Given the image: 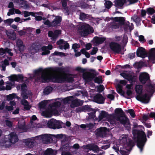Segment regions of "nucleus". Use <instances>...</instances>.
<instances>
[{
	"instance_id": "338daca9",
	"label": "nucleus",
	"mask_w": 155,
	"mask_h": 155,
	"mask_svg": "<svg viewBox=\"0 0 155 155\" xmlns=\"http://www.w3.org/2000/svg\"><path fill=\"white\" fill-rule=\"evenodd\" d=\"M98 50V49L97 48H93L91 52V55H94L96 54Z\"/></svg>"
},
{
	"instance_id": "dca6fc26",
	"label": "nucleus",
	"mask_w": 155,
	"mask_h": 155,
	"mask_svg": "<svg viewBox=\"0 0 155 155\" xmlns=\"http://www.w3.org/2000/svg\"><path fill=\"white\" fill-rule=\"evenodd\" d=\"M9 80L12 81H21L24 79L23 75L21 74H12L8 77Z\"/></svg>"
},
{
	"instance_id": "1a4fd4ad",
	"label": "nucleus",
	"mask_w": 155,
	"mask_h": 155,
	"mask_svg": "<svg viewBox=\"0 0 155 155\" xmlns=\"http://www.w3.org/2000/svg\"><path fill=\"white\" fill-rule=\"evenodd\" d=\"M76 110L77 112L83 111L84 112L92 111L91 113L89 114V116L91 118H92L93 119H96V117L95 115L96 112L95 111L90 108L88 105H85L83 107L77 108L76 109Z\"/></svg>"
},
{
	"instance_id": "0e129e2a",
	"label": "nucleus",
	"mask_w": 155,
	"mask_h": 155,
	"mask_svg": "<svg viewBox=\"0 0 155 155\" xmlns=\"http://www.w3.org/2000/svg\"><path fill=\"white\" fill-rule=\"evenodd\" d=\"M87 17V15L84 13H81L80 14V19L82 20L85 19Z\"/></svg>"
},
{
	"instance_id": "0eeeda50",
	"label": "nucleus",
	"mask_w": 155,
	"mask_h": 155,
	"mask_svg": "<svg viewBox=\"0 0 155 155\" xmlns=\"http://www.w3.org/2000/svg\"><path fill=\"white\" fill-rule=\"evenodd\" d=\"M137 146L140 149L141 151L142 147L144 145V143L146 140V135L145 133L143 131L137 132Z\"/></svg>"
},
{
	"instance_id": "7ed1b4c3",
	"label": "nucleus",
	"mask_w": 155,
	"mask_h": 155,
	"mask_svg": "<svg viewBox=\"0 0 155 155\" xmlns=\"http://www.w3.org/2000/svg\"><path fill=\"white\" fill-rule=\"evenodd\" d=\"M60 104V101H56L54 104L51 106L50 109L42 112L41 113L42 115L46 117H51L52 114L58 115V113L57 110V108Z\"/></svg>"
},
{
	"instance_id": "4d7b16f0",
	"label": "nucleus",
	"mask_w": 155,
	"mask_h": 155,
	"mask_svg": "<svg viewBox=\"0 0 155 155\" xmlns=\"http://www.w3.org/2000/svg\"><path fill=\"white\" fill-rule=\"evenodd\" d=\"M127 112L130 113V115L133 117H134L135 116V114L134 111L132 109L129 110L127 111Z\"/></svg>"
},
{
	"instance_id": "423d86ee",
	"label": "nucleus",
	"mask_w": 155,
	"mask_h": 155,
	"mask_svg": "<svg viewBox=\"0 0 155 155\" xmlns=\"http://www.w3.org/2000/svg\"><path fill=\"white\" fill-rule=\"evenodd\" d=\"M61 102L64 104L70 103H71V107H74L80 105H82L83 102L78 99L74 100L72 96L68 97L61 101Z\"/></svg>"
},
{
	"instance_id": "7c9ffc66",
	"label": "nucleus",
	"mask_w": 155,
	"mask_h": 155,
	"mask_svg": "<svg viewBox=\"0 0 155 155\" xmlns=\"http://www.w3.org/2000/svg\"><path fill=\"white\" fill-rule=\"evenodd\" d=\"M29 51L31 54H35L39 51L38 46L34 44L32 45L30 47Z\"/></svg>"
},
{
	"instance_id": "e2e57ef3",
	"label": "nucleus",
	"mask_w": 155,
	"mask_h": 155,
	"mask_svg": "<svg viewBox=\"0 0 155 155\" xmlns=\"http://www.w3.org/2000/svg\"><path fill=\"white\" fill-rule=\"evenodd\" d=\"M128 38L127 36L126 35H124L123 36L122 41L124 43L126 44L127 42Z\"/></svg>"
},
{
	"instance_id": "8fccbe9b",
	"label": "nucleus",
	"mask_w": 155,
	"mask_h": 155,
	"mask_svg": "<svg viewBox=\"0 0 155 155\" xmlns=\"http://www.w3.org/2000/svg\"><path fill=\"white\" fill-rule=\"evenodd\" d=\"M120 153L123 155H127L128 154V152L125 151L124 148H122V146H120Z\"/></svg>"
},
{
	"instance_id": "58836bf2",
	"label": "nucleus",
	"mask_w": 155,
	"mask_h": 155,
	"mask_svg": "<svg viewBox=\"0 0 155 155\" xmlns=\"http://www.w3.org/2000/svg\"><path fill=\"white\" fill-rule=\"evenodd\" d=\"M21 102V104L24 105V108L25 109L28 110L30 108V106L26 100L24 99L22 100Z\"/></svg>"
},
{
	"instance_id": "6ab92c4d",
	"label": "nucleus",
	"mask_w": 155,
	"mask_h": 155,
	"mask_svg": "<svg viewBox=\"0 0 155 155\" xmlns=\"http://www.w3.org/2000/svg\"><path fill=\"white\" fill-rule=\"evenodd\" d=\"M51 18L53 19L51 22L52 26L55 27L60 25L61 21V18L60 17L52 15Z\"/></svg>"
},
{
	"instance_id": "c9c22d12",
	"label": "nucleus",
	"mask_w": 155,
	"mask_h": 155,
	"mask_svg": "<svg viewBox=\"0 0 155 155\" xmlns=\"http://www.w3.org/2000/svg\"><path fill=\"white\" fill-rule=\"evenodd\" d=\"M105 40V38H99L98 37H94L93 41L96 44H100L102 43Z\"/></svg>"
},
{
	"instance_id": "f03ea898",
	"label": "nucleus",
	"mask_w": 155,
	"mask_h": 155,
	"mask_svg": "<svg viewBox=\"0 0 155 155\" xmlns=\"http://www.w3.org/2000/svg\"><path fill=\"white\" fill-rule=\"evenodd\" d=\"M115 113L116 115L114 117V119L123 124L128 130H130V123L122 109L120 108L116 109Z\"/></svg>"
},
{
	"instance_id": "09e8293b",
	"label": "nucleus",
	"mask_w": 155,
	"mask_h": 155,
	"mask_svg": "<svg viewBox=\"0 0 155 155\" xmlns=\"http://www.w3.org/2000/svg\"><path fill=\"white\" fill-rule=\"evenodd\" d=\"M43 22L45 25H46L49 27L52 26L51 22L48 19H44L43 20Z\"/></svg>"
},
{
	"instance_id": "5fc2aeb1",
	"label": "nucleus",
	"mask_w": 155,
	"mask_h": 155,
	"mask_svg": "<svg viewBox=\"0 0 155 155\" xmlns=\"http://www.w3.org/2000/svg\"><path fill=\"white\" fill-rule=\"evenodd\" d=\"M94 82L97 83H101L102 82V81L101 77H96L94 80Z\"/></svg>"
},
{
	"instance_id": "cd10ccee",
	"label": "nucleus",
	"mask_w": 155,
	"mask_h": 155,
	"mask_svg": "<svg viewBox=\"0 0 155 155\" xmlns=\"http://www.w3.org/2000/svg\"><path fill=\"white\" fill-rule=\"evenodd\" d=\"M137 54L138 56L143 58H144L146 56V54L145 50L142 47H140L137 49Z\"/></svg>"
},
{
	"instance_id": "4c0bfd02",
	"label": "nucleus",
	"mask_w": 155,
	"mask_h": 155,
	"mask_svg": "<svg viewBox=\"0 0 155 155\" xmlns=\"http://www.w3.org/2000/svg\"><path fill=\"white\" fill-rule=\"evenodd\" d=\"M55 119H51L49 120L47 124L48 127L50 128L54 129L55 127Z\"/></svg>"
},
{
	"instance_id": "774afa93",
	"label": "nucleus",
	"mask_w": 155,
	"mask_h": 155,
	"mask_svg": "<svg viewBox=\"0 0 155 155\" xmlns=\"http://www.w3.org/2000/svg\"><path fill=\"white\" fill-rule=\"evenodd\" d=\"M5 108L6 110H8V111H11L13 110L14 107L12 106H8L6 105L5 107Z\"/></svg>"
},
{
	"instance_id": "b1692460",
	"label": "nucleus",
	"mask_w": 155,
	"mask_h": 155,
	"mask_svg": "<svg viewBox=\"0 0 155 155\" xmlns=\"http://www.w3.org/2000/svg\"><path fill=\"white\" fill-rule=\"evenodd\" d=\"M139 78L140 81L142 84H144L149 79V75L146 73H142L140 74Z\"/></svg>"
},
{
	"instance_id": "412c9836",
	"label": "nucleus",
	"mask_w": 155,
	"mask_h": 155,
	"mask_svg": "<svg viewBox=\"0 0 155 155\" xmlns=\"http://www.w3.org/2000/svg\"><path fill=\"white\" fill-rule=\"evenodd\" d=\"M109 115L106 112L104 111H102L100 113L99 115L98 118V121L101 120H103V121L108 120H109Z\"/></svg>"
},
{
	"instance_id": "a211bd4d",
	"label": "nucleus",
	"mask_w": 155,
	"mask_h": 155,
	"mask_svg": "<svg viewBox=\"0 0 155 155\" xmlns=\"http://www.w3.org/2000/svg\"><path fill=\"white\" fill-rule=\"evenodd\" d=\"M61 31L60 30H56L54 32L51 31L48 33V35L51 38L52 42L53 43L56 40L58 35L61 34Z\"/></svg>"
},
{
	"instance_id": "ea45409f",
	"label": "nucleus",
	"mask_w": 155,
	"mask_h": 155,
	"mask_svg": "<svg viewBox=\"0 0 155 155\" xmlns=\"http://www.w3.org/2000/svg\"><path fill=\"white\" fill-rule=\"evenodd\" d=\"M18 127L19 129H20V130L21 132H24L26 130V127L24 121H23L21 124H20L19 122H18Z\"/></svg>"
},
{
	"instance_id": "a18cd8bd",
	"label": "nucleus",
	"mask_w": 155,
	"mask_h": 155,
	"mask_svg": "<svg viewBox=\"0 0 155 155\" xmlns=\"http://www.w3.org/2000/svg\"><path fill=\"white\" fill-rule=\"evenodd\" d=\"M16 95L15 94H10L6 96L7 100L8 101L12 100L13 99L16 98Z\"/></svg>"
},
{
	"instance_id": "20e7f679",
	"label": "nucleus",
	"mask_w": 155,
	"mask_h": 155,
	"mask_svg": "<svg viewBox=\"0 0 155 155\" xmlns=\"http://www.w3.org/2000/svg\"><path fill=\"white\" fill-rule=\"evenodd\" d=\"M135 89L137 93L139 94L136 97L137 99L144 103H148L150 100L149 97L146 94L144 96L140 94L142 91V85H136L135 87Z\"/></svg>"
},
{
	"instance_id": "49530a36",
	"label": "nucleus",
	"mask_w": 155,
	"mask_h": 155,
	"mask_svg": "<svg viewBox=\"0 0 155 155\" xmlns=\"http://www.w3.org/2000/svg\"><path fill=\"white\" fill-rule=\"evenodd\" d=\"M42 127V125L40 124H36L34 122L32 123V124H31V128H38Z\"/></svg>"
},
{
	"instance_id": "e433bc0d",
	"label": "nucleus",
	"mask_w": 155,
	"mask_h": 155,
	"mask_svg": "<svg viewBox=\"0 0 155 155\" xmlns=\"http://www.w3.org/2000/svg\"><path fill=\"white\" fill-rule=\"evenodd\" d=\"M127 135L126 134H123L120 136L119 138L120 142L121 143L125 144L127 141Z\"/></svg>"
},
{
	"instance_id": "39448f33",
	"label": "nucleus",
	"mask_w": 155,
	"mask_h": 155,
	"mask_svg": "<svg viewBox=\"0 0 155 155\" xmlns=\"http://www.w3.org/2000/svg\"><path fill=\"white\" fill-rule=\"evenodd\" d=\"M78 31L79 34L84 37L90 33L93 32L94 30L89 25L82 24L79 28Z\"/></svg>"
},
{
	"instance_id": "13d9d810",
	"label": "nucleus",
	"mask_w": 155,
	"mask_h": 155,
	"mask_svg": "<svg viewBox=\"0 0 155 155\" xmlns=\"http://www.w3.org/2000/svg\"><path fill=\"white\" fill-rule=\"evenodd\" d=\"M105 5L107 8H109L112 5V3L108 1L106 2Z\"/></svg>"
},
{
	"instance_id": "603ef678",
	"label": "nucleus",
	"mask_w": 155,
	"mask_h": 155,
	"mask_svg": "<svg viewBox=\"0 0 155 155\" xmlns=\"http://www.w3.org/2000/svg\"><path fill=\"white\" fill-rule=\"evenodd\" d=\"M14 21V19L9 18L4 21V22L8 25H10Z\"/></svg>"
},
{
	"instance_id": "f704fd0d",
	"label": "nucleus",
	"mask_w": 155,
	"mask_h": 155,
	"mask_svg": "<svg viewBox=\"0 0 155 155\" xmlns=\"http://www.w3.org/2000/svg\"><path fill=\"white\" fill-rule=\"evenodd\" d=\"M86 149H89L90 150H92L95 152L98 150V147L96 145L93 144H90L86 145L85 147Z\"/></svg>"
},
{
	"instance_id": "6e6552de",
	"label": "nucleus",
	"mask_w": 155,
	"mask_h": 155,
	"mask_svg": "<svg viewBox=\"0 0 155 155\" xmlns=\"http://www.w3.org/2000/svg\"><path fill=\"white\" fill-rule=\"evenodd\" d=\"M117 91L121 96L126 98H129L132 94V91L130 89H127L126 93L122 90V86L119 84H117L116 86Z\"/></svg>"
},
{
	"instance_id": "f8f14e48",
	"label": "nucleus",
	"mask_w": 155,
	"mask_h": 155,
	"mask_svg": "<svg viewBox=\"0 0 155 155\" xmlns=\"http://www.w3.org/2000/svg\"><path fill=\"white\" fill-rule=\"evenodd\" d=\"M4 143L9 142L14 143L18 141V139L16 134L15 133H11L10 135L5 137Z\"/></svg>"
},
{
	"instance_id": "69168bd1",
	"label": "nucleus",
	"mask_w": 155,
	"mask_h": 155,
	"mask_svg": "<svg viewBox=\"0 0 155 155\" xmlns=\"http://www.w3.org/2000/svg\"><path fill=\"white\" fill-rule=\"evenodd\" d=\"M15 13L14 8H13L12 9L9 10V12L7 13V15L8 16H10L11 15L14 14Z\"/></svg>"
},
{
	"instance_id": "052dcab7",
	"label": "nucleus",
	"mask_w": 155,
	"mask_h": 155,
	"mask_svg": "<svg viewBox=\"0 0 155 155\" xmlns=\"http://www.w3.org/2000/svg\"><path fill=\"white\" fill-rule=\"evenodd\" d=\"M147 12L149 14H152L155 12V11L153 8H150L147 9Z\"/></svg>"
},
{
	"instance_id": "4be33fe9",
	"label": "nucleus",
	"mask_w": 155,
	"mask_h": 155,
	"mask_svg": "<svg viewBox=\"0 0 155 155\" xmlns=\"http://www.w3.org/2000/svg\"><path fill=\"white\" fill-rule=\"evenodd\" d=\"M120 75L124 78L129 81H132L134 77L132 75V73L127 71H124L121 73Z\"/></svg>"
},
{
	"instance_id": "c03bdc74",
	"label": "nucleus",
	"mask_w": 155,
	"mask_h": 155,
	"mask_svg": "<svg viewBox=\"0 0 155 155\" xmlns=\"http://www.w3.org/2000/svg\"><path fill=\"white\" fill-rule=\"evenodd\" d=\"M48 101H42L39 104V107L40 109H42L45 107L47 105Z\"/></svg>"
},
{
	"instance_id": "79ce46f5",
	"label": "nucleus",
	"mask_w": 155,
	"mask_h": 155,
	"mask_svg": "<svg viewBox=\"0 0 155 155\" xmlns=\"http://www.w3.org/2000/svg\"><path fill=\"white\" fill-rule=\"evenodd\" d=\"M24 14V17H26L30 15L35 16V14H38V13H33V12H28L27 11H25L23 12Z\"/></svg>"
},
{
	"instance_id": "72a5a7b5",
	"label": "nucleus",
	"mask_w": 155,
	"mask_h": 155,
	"mask_svg": "<svg viewBox=\"0 0 155 155\" xmlns=\"http://www.w3.org/2000/svg\"><path fill=\"white\" fill-rule=\"evenodd\" d=\"M126 2V0H115V5L120 8L122 7Z\"/></svg>"
},
{
	"instance_id": "a19ab883",
	"label": "nucleus",
	"mask_w": 155,
	"mask_h": 155,
	"mask_svg": "<svg viewBox=\"0 0 155 155\" xmlns=\"http://www.w3.org/2000/svg\"><path fill=\"white\" fill-rule=\"evenodd\" d=\"M55 127L53 129H58L61 127V124H62L61 122L55 120Z\"/></svg>"
},
{
	"instance_id": "2f4dec72",
	"label": "nucleus",
	"mask_w": 155,
	"mask_h": 155,
	"mask_svg": "<svg viewBox=\"0 0 155 155\" xmlns=\"http://www.w3.org/2000/svg\"><path fill=\"white\" fill-rule=\"evenodd\" d=\"M38 51L41 52V54L42 55L48 54L50 53V51L48 49L47 47L45 46L41 47L40 49Z\"/></svg>"
},
{
	"instance_id": "9b49d317",
	"label": "nucleus",
	"mask_w": 155,
	"mask_h": 155,
	"mask_svg": "<svg viewBox=\"0 0 155 155\" xmlns=\"http://www.w3.org/2000/svg\"><path fill=\"white\" fill-rule=\"evenodd\" d=\"M124 20V18L123 17H116L114 18L113 24L111 26L112 28L114 29L118 28L120 24H123Z\"/></svg>"
},
{
	"instance_id": "a878e982",
	"label": "nucleus",
	"mask_w": 155,
	"mask_h": 155,
	"mask_svg": "<svg viewBox=\"0 0 155 155\" xmlns=\"http://www.w3.org/2000/svg\"><path fill=\"white\" fill-rule=\"evenodd\" d=\"M16 46L18 50L21 52L23 51L25 49V48L22 41L20 40H18L16 41Z\"/></svg>"
},
{
	"instance_id": "473e14b6",
	"label": "nucleus",
	"mask_w": 155,
	"mask_h": 155,
	"mask_svg": "<svg viewBox=\"0 0 155 155\" xmlns=\"http://www.w3.org/2000/svg\"><path fill=\"white\" fill-rule=\"evenodd\" d=\"M57 153V151L53 150L51 148H48L45 152L44 155H55Z\"/></svg>"
},
{
	"instance_id": "2eb2a0df",
	"label": "nucleus",
	"mask_w": 155,
	"mask_h": 155,
	"mask_svg": "<svg viewBox=\"0 0 155 155\" xmlns=\"http://www.w3.org/2000/svg\"><path fill=\"white\" fill-rule=\"evenodd\" d=\"M35 139V140H41L44 143H45L50 140L51 137L50 134H45L36 137Z\"/></svg>"
},
{
	"instance_id": "3c124183",
	"label": "nucleus",
	"mask_w": 155,
	"mask_h": 155,
	"mask_svg": "<svg viewBox=\"0 0 155 155\" xmlns=\"http://www.w3.org/2000/svg\"><path fill=\"white\" fill-rule=\"evenodd\" d=\"M62 143L63 145V147H61L62 150H68L70 148V146L67 143L65 145H64V142L63 141H62Z\"/></svg>"
},
{
	"instance_id": "f3484780",
	"label": "nucleus",
	"mask_w": 155,
	"mask_h": 155,
	"mask_svg": "<svg viewBox=\"0 0 155 155\" xmlns=\"http://www.w3.org/2000/svg\"><path fill=\"white\" fill-rule=\"evenodd\" d=\"M4 83V81L2 79L0 81V91L10 90L12 89V87L14 84L12 82L8 81L6 82V87H5L2 86Z\"/></svg>"
},
{
	"instance_id": "4468645a",
	"label": "nucleus",
	"mask_w": 155,
	"mask_h": 155,
	"mask_svg": "<svg viewBox=\"0 0 155 155\" xmlns=\"http://www.w3.org/2000/svg\"><path fill=\"white\" fill-rule=\"evenodd\" d=\"M109 131L108 129L105 127H102L97 129L96 131V133L97 136L103 137H105L107 133Z\"/></svg>"
},
{
	"instance_id": "f257e3e1",
	"label": "nucleus",
	"mask_w": 155,
	"mask_h": 155,
	"mask_svg": "<svg viewBox=\"0 0 155 155\" xmlns=\"http://www.w3.org/2000/svg\"><path fill=\"white\" fill-rule=\"evenodd\" d=\"M35 76H38L41 73L40 77H37V80L42 82H49L60 83L68 80V75L61 73L59 69L40 68L34 71Z\"/></svg>"
},
{
	"instance_id": "bb28decb",
	"label": "nucleus",
	"mask_w": 155,
	"mask_h": 155,
	"mask_svg": "<svg viewBox=\"0 0 155 155\" xmlns=\"http://www.w3.org/2000/svg\"><path fill=\"white\" fill-rule=\"evenodd\" d=\"M149 58L153 63L155 62V48H152L149 52Z\"/></svg>"
},
{
	"instance_id": "680f3d73",
	"label": "nucleus",
	"mask_w": 155,
	"mask_h": 155,
	"mask_svg": "<svg viewBox=\"0 0 155 155\" xmlns=\"http://www.w3.org/2000/svg\"><path fill=\"white\" fill-rule=\"evenodd\" d=\"M5 123L8 126L11 127H12V123L10 121L8 120H5Z\"/></svg>"
},
{
	"instance_id": "de8ad7c7",
	"label": "nucleus",
	"mask_w": 155,
	"mask_h": 155,
	"mask_svg": "<svg viewBox=\"0 0 155 155\" xmlns=\"http://www.w3.org/2000/svg\"><path fill=\"white\" fill-rule=\"evenodd\" d=\"M25 144L29 148H32L34 146V143L29 140H26L25 142Z\"/></svg>"
},
{
	"instance_id": "393cba45",
	"label": "nucleus",
	"mask_w": 155,
	"mask_h": 155,
	"mask_svg": "<svg viewBox=\"0 0 155 155\" xmlns=\"http://www.w3.org/2000/svg\"><path fill=\"white\" fill-rule=\"evenodd\" d=\"M105 99L100 94H96L94 97V101L98 103L103 104Z\"/></svg>"
},
{
	"instance_id": "6e6d98bb",
	"label": "nucleus",
	"mask_w": 155,
	"mask_h": 155,
	"mask_svg": "<svg viewBox=\"0 0 155 155\" xmlns=\"http://www.w3.org/2000/svg\"><path fill=\"white\" fill-rule=\"evenodd\" d=\"M80 45L77 44H75L73 45L72 46V48L74 50V51L76 52L77 51V49L79 48Z\"/></svg>"
},
{
	"instance_id": "864d4df0",
	"label": "nucleus",
	"mask_w": 155,
	"mask_h": 155,
	"mask_svg": "<svg viewBox=\"0 0 155 155\" xmlns=\"http://www.w3.org/2000/svg\"><path fill=\"white\" fill-rule=\"evenodd\" d=\"M53 54L54 55H58L61 56H66V55L64 53L62 52H58L57 51H55Z\"/></svg>"
},
{
	"instance_id": "aec40b11",
	"label": "nucleus",
	"mask_w": 155,
	"mask_h": 155,
	"mask_svg": "<svg viewBox=\"0 0 155 155\" xmlns=\"http://www.w3.org/2000/svg\"><path fill=\"white\" fill-rule=\"evenodd\" d=\"M110 46L111 49L115 52L118 53L121 50L120 45L115 42L111 43L110 44Z\"/></svg>"
},
{
	"instance_id": "ddd939ff",
	"label": "nucleus",
	"mask_w": 155,
	"mask_h": 155,
	"mask_svg": "<svg viewBox=\"0 0 155 155\" xmlns=\"http://www.w3.org/2000/svg\"><path fill=\"white\" fill-rule=\"evenodd\" d=\"M96 75V72L94 70H91L90 72L84 73L83 78L87 81H91Z\"/></svg>"
},
{
	"instance_id": "bf43d9fd",
	"label": "nucleus",
	"mask_w": 155,
	"mask_h": 155,
	"mask_svg": "<svg viewBox=\"0 0 155 155\" xmlns=\"http://www.w3.org/2000/svg\"><path fill=\"white\" fill-rule=\"evenodd\" d=\"M97 91L99 92H101L104 91V87L103 85H100L97 87Z\"/></svg>"
},
{
	"instance_id": "c756f323",
	"label": "nucleus",
	"mask_w": 155,
	"mask_h": 155,
	"mask_svg": "<svg viewBox=\"0 0 155 155\" xmlns=\"http://www.w3.org/2000/svg\"><path fill=\"white\" fill-rule=\"evenodd\" d=\"M14 2L19 3L20 6L24 8L28 7V6L26 1L22 0H12Z\"/></svg>"
},
{
	"instance_id": "c85d7f7f",
	"label": "nucleus",
	"mask_w": 155,
	"mask_h": 155,
	"mask_svg": "<svg viewBox=\"0 0 155 155\" xmlns=\"http://www.w3.org/2000/svg\"><path fill=\"white\" fill-rule=\"evenodd\" d=\"M6 34L9 38L12 40L16 38V35L12 30H8L6 32Z\"/></svg>"
},
{
	"instance_id": "9d476101",
	"label": "nucleus",
	"mask_w": 155,
	"mask_h": 155,
	"mask_svg": "<svg viewBox=\"0 0 155 155\" xmlns=\"http://www.w3.org/2000/svg\"><path fill=\"white\" fill-rule=\"evenodd\" d=\"M17 88L18 90L21 89L22 91L21 97L24 99L28 98L31 95V92L27 90V86L25 84H23L21 86L18 85L17 86Z\"/></svg>"
},
{
	"instance_id": "5701e85b",
	"label": "nucleus",
	"mask_w": 155,
	"mask_h": 155,
	"mask_svg": "<svg viewBox=\"0 0 155 155\" xmlns=\"http://www.w3.org/2000/svg\"><path fill=\"white\" fill-rule=\"evenodd\" d=\"M57 44L59 45V48L60 49L63 48L64 49L68 48L69 47V44L66 41L63 40H60L57 41Z\"/></svg>"
},
{
	"instance_id": "37998d69",
	"label": "nucleus",
	"mask_w": 155,
	"mask_h": 155,
	"mask_svg": "<svg viewBox=\"0 0 155 155\" xmlns=\"http://www.w3.org/2000/svg\"><path fill=\"white\" fill-rule=\"evenodd\" d=\"M52 90V88L50 86H48L46 87L44 89V94L45 95L48 94L51 92Z\"/></svg>"
}]
</instances>
